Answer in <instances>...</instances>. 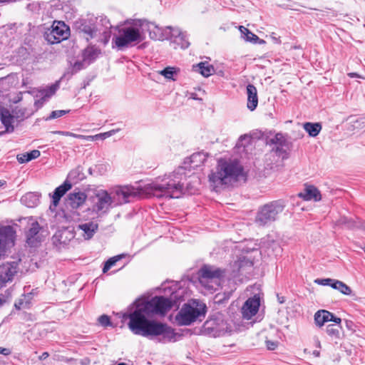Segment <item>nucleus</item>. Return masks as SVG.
Returning a JSON list of instances; mask_svg holds the SVG:
<instances>
[{
  "label": "nucleus",
  "instance_id": "1",
  "mask_svg": "<svg viewBox=\"0 0 365 365\" xmlns=\"http://www.w3.org/2000/svg\"><path fill=\"white\" fill-rule=\"evenodd\" d=\"M152 315L145 309V307L140 304L135 309L128 315V324L130 330L136 335L145 337L160 336L159 341L162 343L176 341L178 335L175 330L166 324L150 319Z\"/></svg>",
  "mask_w": 365,
  "mask_h": 365
},
{
  "label": "nucleus",
  "instance_id": "2",
  "mask_svg": "<svg viewBox=\"0 0 365 365\" xmlns=\"http://www.w3.org/2000/svg\"><path fill=\"white\" fill-rule=\"evenodd\" d=\"M186 179L185 168L179 167L172 174L165 176L160 182L156 181L148 185L153 194L157 197L178 198L182 193Z\"/></svg>",
  "mask_w": 365,
  "mask_h": 365
},
{
  "label": "nucleus",
  "instance_id": "3",
  "mask_svg": "<svg viewBox=\"0 0 365 365\" xmlns=\"http://www.w3.org/2000/svg\"><path fill=\"white\" fill-rule=\"evenodd\" d=\"M242 172V166L237 161L220 159L208 176L209 182L217 190L236 181Z\"/></svg>",
  "mask_w": 365,
  "mask_h": 365
},
{
  "label": "nucleus",
  "instance_id": "4",
  "mask_svg": "<svg viewBox=\"0 0 365 365\" xmlns=\"http://www.w3.org/2000/svg\"><path fill=\"white\" fill-rule=\"evenodd\" d=\"M143 31L137 26L123 28L118 35L113 38V43L118 49H123L143 40Z\"/></svg>",
  "mask_w": 365,
  "mask_h": 365
},
{
  "label": "nucleus",
  "instance_id": "5",
  "mask_svg": "<svg viewBox=\"0 0 365 365\" xmlns=\"http://www.w3.org/2000/svg\"><path fill=\"white\" fill-rule=\"evenodd\" d=\"M206 312L205 304L195 306L185 304L175 317V322L179 326H187L195 322L201 317H204Z\"/></svg>",
  "mask_w": 365,
  "mask_h": 365
},
{
  "label": "nucleus",
  "instance_id": "6",
  "mask_svg": "<svg viewBox=\"0 0 365 365\" xmlns=\"http://www.w3.org/2000/svg\"><path fill=\"white\" fill-rule=\"evenodd\" d=\"M284 204L281 200H276L264 205L258 210L255 217V223L264 226L277 220L278 215L284 209Z\"/></svg>",
  "mask_w": 365,
  "mask_h": 365
},
{
  "label": "nucleus",
  "instance_id": "7",
  "mask_svg": "<svg viewBox=\"0 0 365 365\" xmlns=\"http://www.w3.org/2000/svg\"><path fill=\"white\" fill-rule=\"evenodd\" d=\"M223 274L224 271L221 269L205 264L199 270V282L206 289L216 291Z\"/></svg>",
  "mask_w": 365,
  "mask_h": 365
},
{
  "label": "nucleus",
  "instance_id": "8",
  "mask_svg": "<svg viewBox=\"0 0 365 365\" xmlns=\"http://www.w3.org/2000/svg\"><path fill=\"white\" fill-rule=\"evenodd\" d=\"M70 36V29L63 21H53L51 28L44 33L45 40L50 44H54L67 39Z\"/></svg>",
  "mask_w": 365,
  "mask_h": 365
},
{
  "label": "nucleus",
  "instance_id": "9",
  "mask_svg": "<svg viewBox=\"0 0 365 365\" xmlns=\"http://www.w3.org/2000/svg\"><path fill=\"white\" fill-rule=\"evenodd\" d=\"M143 304L150 314H165L172 307V302L164 297H155Z\"/></svg>",
  "mask_w": 365,
  "mask_h": 365
},
{
  "label": "nucleus",
  "instance_id": "10",
  "mask_svg": "<svg viewBox=\"0 0 365 365\" xmlns=\"http://www.w3.org/2000/svg\"><path fill=\"white\" fill-rule=\"evenodd\" d=\"M19 271V263L16 261L4 262L0 265V288L12 282Z\"/></svg>",
  "mask_w": 365,
  "mask_h": 365
},
{
  "label": "nucleus",
  "instance_id": "11",
  "mask_svg": "<svg viewBox=\"0 0 365 365\" xmlns=\"http://www.w3.org/2000/svg\"><path fill=\"white\" fill-rule=\"evenodd\" d=\"M151 26L156 28L158 31H162L163 33V36L160 37L153 36L151 33H150V38L153 39L163 40V38H167L172 40L173 42H175L178 41V39L182 34H184V33H182L181 30L178 27L167 26L163 30H162L161 29L155 26L153 24H149L145 21H142L140 24V27H148L150 29Z\"/></svg>",
  "mask_w": 365,
  "mask_h": 365
},
{
  "label": "nucleus",
  "instance_id": "12",
  "mask_svg": "<svg viewBox=\"0 0 365 365\" xmlns=\"http://www.w3.org/2000/svg\"><path fill=\"white\" fill-rule=\"evenodd\" d=\"M113 198L106 190H98L94 196L93 209L96 212H106L113 203Z\"/></svg>",
  "mask_w": 365,
  "mask_h": 365
},
{
  "label": "nucleus",
  "instance_id": "13",
  "mask_svg": "<svg viewBox=\"0 0 365 365\" xmlns=\"http://www.w3.org/2000/svg\"><path fill=\"white\" fill-rule=\"evenodd\" d=\"M15 234L11 226L0 227V256L4 254L6 247L14 246Z\"/></svg>",
  "mask_w": 365,
  "mask_h": 365
},
{
  "label": "nucleus",
  "instance_id": "14",
  "mask_svg": "<svg viewBox=\"0 0 365 365\" xmlns=\"http://www.w3.org/2000/svg\"><path fill=\"white\" fill-rule=\"evenodd\" d=\"M75 27L87 41L93 38L97 32L95 24L91 20L80 19L76 21Z\"/></svg>",
  "mask_w": 365,
  "mask_h": 365
},
{
  "label": "nucleus",
  "instance_id": "15",
  "mask_svg": "<svg viewBox=\"0 0 365 365\" xmlns=\"http://www.w3.org/2000/svg\"><path fill=\"white\" fill-rule=\"evenodd\" d=\"M259 305V297L255 295L254 297L249 298L242 307V314L243 318L250 319L257 313Z\"/></svg>",
  "mask_w": 365,
  "mask_h": 365
},
{
  "label": "nucleus",
  "instance_id": "16",
  "mask_svg": "<svg viewBox=\"0 0 365 365\" xmlns=\"http://www.w3.org/2000/svg\"><path fill=\"white\" fill-rule=\"evenodd\" d=\"M41 230V227L38 222L30 218L28 221V228L26 231V242L31 246H36L37 243L40 242V237L38 232Z\"/></svg>",
  "mask_w": 365,
  "mask_h": 365
},
{
  "label": "nucleus",
  "instance_id": "17",
  "mask_svg": "<svg viewBox=\"0 0 365 365\" xmlns=\"http://www.w3.org/2000/svg\"><path fill=\"white\" fill-rule=\"evenodd\" d=\"M114 192L118 197V203L119 204L128 202L130 197H136L140 194L138 190L132 186L118 187L115 190Z\"/></svg>",
  "mask_w": 365,
  "mask_h": 365
},
{
  "label": "nucleus",
  "instance_id": "18",
  "mask_svg": "<svg viewBox=\"0 0 365 365\" xmlns=\"http://www.w3.org/2000/svg\"><path fill=\"white\" fill-rule=\"evenodd\" d=\"M98 228V225L93 221L86 222L79 224L76 227V232L85 239L90 240L93 237Z\"/></svg>",
  "mask_w": 365,
  "mask_h": 365
},
{
  "label": "nucleus",
  "instance_id": "19",
  "mask_svg": "<svg viewBox=\"0 0 365 365\" xmlns=\"http://www.w3.org/2000/svg\"><path fill=\"white\" fill-rule=\"evenodd\" d=\"M0 120L7 132L14 131V123L16 121V118L7 108L4 107L0 108Z\"/></svg>",
  "mask_w": 365,
  "mask_h": 365
},
{
  "label": "nucleus",
  "instance_id": "20",
  "mask_svg": "<svg viewBox=\"0 0 365 365\" xmlns=\"http://www.w3.org/2000/svg\"><path fill=\"white\" fill-rule=\"evenodd\" d=\"M73 237V234L70 230L64 229L56 232L52 237V241L56 246L65 245Z\"/></svg>",
  "mask_w": 365,
  "mask_h": 365
},
{
  "label": "nucleus",
  "instance_id": "21",
  "mask_svg": "<svg viewBox=\"0 0 365 365\" xmlns=\"http://www.w3.org/2000/svg\"><path fill=\"white\" fill-rule=\"evenodd\" d=\"M247 106L249 110L253 111L258 105V96L256 87L252 84L247 86Z\"/></svg>",
  "mask_w": 365,
  "mask_h": 365
},
{
  "label": "nucleus",
  "instance_id": "22",
  "mask_svg": "<svg viewBox=\"0 0 365 365\" xmlns=\"http://www.w3.org/2000/svg\"><path fill=\"white\" fill-rule=\"evenodd\" d=\"M86 200V195L83 192H73L68 195L67 203L72 208L77 209L81 206Z\"/></svg>",
  "mask_w": 365,
  "mask_h": 365
},
{
  "label": "nucleus",
  "instance_id": "23",
  "mask_svg": "<svg viewBox=\"0 0 365 365\" xmlns=\"http://www.w3.org/2000/svg\"><path fill=\"white\" fill-rule=\"evenodd\" d=\"M299 197L303 198L304 200L319 201L321 200V194L319 190L313 186L308 185L305 187L304 192H300Z\"/></svg>",
  "mask_w": 365,
  "mask_h": 365
},
{
  "label": "nucleus",
  "instance_id": "24",
  "mask_svg": "<svg viewBox=\"0 0 365 365\" xmlns=\"http://www.w3.org/2000/svg\"><path fill=\"white\" fill-rule=\"evenodd\" d=\"M71 188V184L68 181L66 180L62 185L56 187L52 195L53 205L56 207L59 201L67 191Z\"/></svg>",
  "mask_w": 365,
  "mask_h": 365
},
{
  "label": "nucleus",
  "instance_id": "25",
  "mask_svg": "<svg viewBox=\"0 0 365 365\" xmlns=\"http://www.w3.org/2000/svg\"><path fill=\"white\" fill-rule=\"evenodd\" d=\"M207 159L206 154L204 153H193L188 159V162L185 161V164H189L190 168H196L202 165Z\"/></svg>",
  "mask_w": 365,
  "mask_h": 365
},
{
  "label": "nucleus",
  "instance_id": "26",
  "mask_svg": "<svg viewBox=\"0 0 365 365\" xmlns=\"http://www.w3.org/2000/svg\"><path fill=\"white\" fill-rule=\"evenodd\" d=\"M40 195L37 192H27L21 198L23 205L28 207H34L39 202Z\"/></svg>",
  "mask_w": 365,
  "mask_h": 365
},
{
  "label": "nucleus",
  "instance_id": "27",
  "mask_svg": "<svg viewBox=\"0 0 365 365\" xmlns=\"http://www.w3.org/2000/svg\"><path fill=\"white\" fill-rule=\"evenodd\" d=\"M33 297L31 292L22 294L21 297L16 301L14 304L15 308L18 310L29 309L31 305Z\"/></svg>",
  "mask_w": 365,
  "mask_h": 365
},
{
  "label": "nucleus",
  "instance_id": "28",
  "mask_svg": "<svg viewBox=\"0 0 365 365\" xmlns=\"http://www.w3.org/2000/svg\"><path fill=\"white\" fill-rule=\"evenodd\" d=\"M330 317H332V313L330 312L325 309L319 310L314 314V322L318 327H322L331 319Z\"/></svg>",
  "mask_w": 365,
  "mask_h": 365
},
{
  "label": "nucleus",
  "instance_id": "29",
  "mask_svg": "<svg viewBox=\"0 0 365 365\" xmlns=\"http://www.w3.org/2000/svg\"><path fill=\"white\" fill-rule=\"evenodd\" d=\"M239 30L240 31L242 35H243V38L249 42L257 43H264V41L263 40H260L259 38L251 32L248 29L245 28L243 26H239Z\"/></svg>",
  "mask_w": 365,
  "mask_h": 365
},
{
  "label": "nucleus",
  "instance_id": "30",
  "mask_svg": "<svg viewBox=\"0 0 365 365\" xmlns=\"http://www.w3.org/2000/svg\"><path fill=\"white\" fill-rule=\"evenodd\" d=\"M194 67L204 77H209L215 72L213 66L207 62H200Z\"/></svg>",
  "mask_w": 365,
  "mask_h": 365
},
{
  "label": "nucleus",
  "instance_id": "31",
  "mask_svg": "<svg viewBox=\"0 0 365 365\" xmlns=\"http://www.w3.org/2000/svg\"><path fill=\"white\" fill-rule=\"evenodd\" d=\"M289 148V143H285L284 145H277L272 148L271 152L274 153L277 156L280 158L282 160L288 158L289 153L288 150Z\"/></svg>",
  "mask_w": 365,
  "mask_h": 365
},
{
  "label": "nucleus",
  "instance_id": "32",
  "mask_svg": "<svg viewBox=\"0 0 365 365\" xmlns=\"http://www.w3.org/2000/svg\"><path fill=\"white\" fill-rule=\"evenodd\" d=\"M303 128L311 137H316L322 130V125L319 123L308 122L303 124Z\"/></svg>",
  "mask_w": 365,
  "mask_h": 365
},
{
  "label": "nucleus",
  "instance_id": "33",
  "mask_svg": "<svg viewBox=\"0 0 365 365\" xmlns=\"http://www.w3.org/2000/svg\"><path fill=\"white\" fill-rule=\"evenodd\" d=\"M41 153L38 150H33L29 153H25L17 155V160L20 163H25L31 161V160L38 158Z\"/></svg>",
  "mask_w": 365,
  "mask_h": 365
},
{
  "label": "nucleus",
  "instance_id": "34",
  "mask_svg": "<svg viewBox=\"0 0 365 365\" xmlns=\"http://www.w3.org/2000/svg\"><path fill=\"white\" fill-rule=\"evenodd\" d=\"M58 88L57 83L53 84L46 88L40 90L36 97H41L42 100H48L51 96H53Z\"/></svg>",
  "mask_w": 365,
  "mask_h": 365
},
{
  "label": "nucleus",
  "instance_id": "35",
  "mask_svg": "<svg viewBox=\"0 0 365 365\" xmlns=\"http://www.w3.org/2000/svg\"><path fill=\"white\" fill-rule=\"evenodd\" d=\"M331 287L334 289L339 290L341 293L345 295H350L351 294V288L341 281L334 279Z\"/></svg>",
  "mask_w": 365,
  "mask_h": 365
},
{
  "label": "nucleus",
  "instance_id": "36",
  "mask_svg": "<svg viewBox=\"0 0 365 365\" xmlns=\"http://www.w3.org/2000/svg\"><path fill=\"white\" fill-rule=\"evenodd\" d=\"M289 143L285 135L282 133H277L274 137L269 139L267 141V144L271 146H277V145H284L285 143Z\"/></svg>",
  "mask_w": 365,
  "mask_h": 365
},
{
  "label": "nucleus",
  "instance_id": "37",
  "mask_svg": "<svg viewBox=\"0 0 365 365\" xmlns=\"http://www.w3.org/2000/svg\"><path fill=\"white\" fill-rule=\"evenodd\" d=\"M215 322L212 321H207L205 324V329L208 330L210 333L215 336H221L225 332L227 331V329H218L217 327H215Z\"/></svg>",
  "mask_w": 365,
  "mask_h": 365
},
{
  "label": "nucleus",
  "instance_id": "38",
  "mask_svg": "<svg viewBox=\"0 0 365 365\" xmlns=\"http://www.w3.org/2000/svg\"><path fill=\"white\" fill-rule=\"evenodd\" d=\"M100 51L94 47L86 48L83 53V59L88 61L94 60L99 54Z\"/></svg>",
  "mask_w": 365,
  "mask_h": 365
},
{
  "label": "nucleus",
  "instance_id": "39",
  "mask_svg": "<svg viewBox=\"0 0 365 365\" xmlns=\"http://www.w3.org/2000/svg\"><path fill=\"white\" fill-rule=\"evenodd\" d=\"M327 333L332 339H338L340 338V327L334 324H329L327 327Z\"/></svg>",
  "mask_w": 365,
  "mask_h": 365
},
{
  "label": "nucleus",
  "instance_id": "40",
  "mask_svg": "<svg viewBox=\"0 0 365 365\" xmlns=\"http://www.w3.org/2000/svg\"><path fill=\"white\" fill-rule=\"evenodd\" d=\"M177 73L178 70L173 67H166L163 70L159 71V73L163 76L165 78L173 81L175 80L173 76L175 74H177Z\"/></svg>",
  "mask_w": 365,
  "mask_h": 365
},
{
  "label": "nucleus",
  "instance_id": "41",
  "mask_svg": "<svg viewBox=\"0 0 365 365\" xmlns=\"http://www.w3.org/2000/svg\"><path fill=\"white\" fill-rule=\"evenodd\" d=\"M253 263L251 260L246 259L245 257H240L238 261L235 262L234 267H237V271H240L244 267H252Z\"/></svg>",
  "mask_w": 365,
  "mask_h": 365
},
{
  "label": "nucleus",
  "instance_id": "42",
  "mask_svg": "<svg viewBox=\"0 0 365 365\" xmlns=\"http://www.w3.org/2000/svg\"><path fill=\"white\" fill-rule=\"evenodd\" d=\"M122 255H117L108 259L104 264L103 268V272H107L118 260L122 258Z\"/></svg>",
  "mask_w": 365,
  "mask_h": 365
},
{
  "label": "nucleus",
  "instance_id": "43",
  "mask_svg": "<svg viewBox=\"0 0 365 365\" xmlns=\"http://www.w3.org/2000/svg\"><path fill=\"white\" fill-rule=\"evenodd\" d=\"M178 45L180 46L181 48L185 49L189 47L190 42L187 39L186 35L184 34H182L178 39V41H175Z\"/></svg>",
  "mask_w": 365,
  "mask_h": 365
},
{
  "label": "nucleus",
  "instance_id": "44",
  "mask_svg": "<svg viewBox=\"0 0 365 365\" xmlns=\"http://www.w3.org/2000/svg\"><path fill=\"white\" fill-rule=\"evenodd\" d=\"M69 113V110H53L51 113L50 115L46 118V120H52L55 118H60L66 113Z\"/></svg>",
  "mask_w": 365,
  "mask_h": 365
},
{
  "label": "nucleus",
  "instance_id": "45",
  "mask_svg": "<svg viewBox=\"0 0 365 365\" xmlns=\"http://www.w3.org/2000/svg\"><path fill=\"white\" fill-rule=\"evenodd\" d=\"M333 279L327 278V279H317L314 280V282L317 284L324 285V286H330L334 282Z\"/></svg>",
  "mask_w": 365,
  "mask_h": 365
},
{
  "label": "nucleus",
  "instance_id": "46",
  "mask_svg": "<svg viewBox=\"0 0 365 365\" xmlns=\"http://www.w3.org/2000/svg\"><path fill=\"white\" fill-rule=\"evenodd\" d=\"M98 322L103 327H108L111 325L110 317L106 314L101 315L98 318Z\"/></svg>",
  "mask_w": 365,
  "mask_h": 365
},
{
  "label": "nucleus",
  "instance_id": "47",
  "mask_svg": "<svg viewBox=\"0 0 365 365\" xmlns=\"http://www.w3.org/2000/svg\"><path fill=\"white\" fill-rule=\"evenodd\" d=\"M265 343H266L267 348L269 350L276 349L277 348L278 344H279L278 341H272V340H268V339H267L265 341Z\"/></svg>",
  "mask_w": 365,
  "mask_h": 365
},
{
  "label": "nucleus",
  "instance_id": "48",
  "mask_svg": "<svg viewBox=\"0 0 365 365\" xmlns=\"http://www.w3.org/2000/svg\"><path fill=\"white\" fill-rule=\"evenodd\" d=\"M76 138L83 139V140H90V141L98 140L97 135H83L78 134V135L76 136Z\"/></svg>",
  "mask_w": 365,
  "mask_h": 365
},
{
  "label": "nucleus",
  "instance_id": "49",
  "mask_svg": "<svg viewBox=\"0 0 365 365\" xmlns=\"http://www.w3.org/2000/svg\"><path fill=\"white\" fill-rule=\"evenodd\" d=\"M53 133L54 134H58V135H65V136H71V137H73V138H76V136L78 135V134H76V133H71V132H68V131H53Z\"/></svg>",
  "mask_w": 365,
  "mask_h": 365
},
{
  "label": "nucleus",
  "instance_id": "50",
  "mask_svg": "<svg viewBox=\"0 0 365 365\" xmlns=\"http://www.w3.org/2000/svg\"><path fill=\"white\" fill-rule=\"evenodd\" d=\"M251 140H252V138L250 135H244L240 136V138L239 139L238 144H241V145H243L244 147H245L246 145L243 143V141H247V143H249L250 141H251Z\"/></svg>",
  "mask_w": 365,
  "mask_h": 365
},
{
  "label": "nucleus",
  "instance_id": "51",
  "mask_svg": "<svg viewBox=\"0 0 365 365\" xmlns=\"http://www.w3.org/2000/svg\"><path fill=\"white\" fill-rule=\"evenodd\" d=\"M96 135L98 137V140H99V139L104 140L107 138H109V133H108V132L99 133V134H96Z\"/></svg>",
  "mask_w": 365,
  "mask_h": 365
},
{
  "label": "nucleus",
  "instance_id": "52",
  "mask_svg": "<svg viewBox=\"0 0 365 365\" xmlns=\"http://www.w3.org/2000/svg\"><path fill=\"white\" fill-rule=\"evenodd\" d=\"M38 98H39V99H38L35 101V105L37 107H41L43 105L44 102L46 101L47 100H42L41 97H38Z\"/></svg>",
  "mask_w": 365,
  "mask_h": 365
},
{
  "label": "nucleus",
  "instance_id": "53",
  "mask_svg": "<svg viewBox=\"0 0 365 365\" xmlns=\"http://www.w3.org/2000/svg\"><path fill=\"white\" fill-rule=\"evenodd\" d=\"M10 353H11V351L9 349H6V348H3V347L0 346V354L6 356V355L10 354Z\"/></svg>",
  "mask_w": 365,
  "mask_h": 365
},
{
  "label": "nucleus",
  "instance_id": "54",
  "mask_svg": "<svg viewBox=\"0 0 365 365\" xmlns=\"http://www.w3.org/2000/svg\"><path fill=\"white\" fill-rule=\"evenodd\" d=\"M330 317L331 318V319H330L329 322H334L336 324H340L341 322V319L340 318L335 317L333 314L332 317Z\"/></svg>",
  "mask_w": 365,
  "mask_h": 365
},
{
  "label": "nucleus",
  "instance_id": "55",
  "mask_svg": "<svg viewBox=\"0 0 365 365\" xmlns=\"http://www.w3.org/2000/svg\"><path fill=\"white\" fill-rule=\"evenodd\" d=\"M120 130L119 128L118 129H113V130H109L108 131V133H109V137L112 136L113 135L115 134L116 133H118V131Z\"/></svg>",
  "mask_w": 365,
  "mask_h": 365
},
{
  "label": "nucleus",
  "instance_id": "56",
  "mask_svg": "<svg viewBox=\"0 0 365 365\" xmlns=\"http://www.w3.org/2000/svg\"><path fill=\"white\" fill-rule=\"evenodd\" d=\"M348 76L351 78H354V77H358V78H361V76H359L358 73H348Z\"/></svg>",
  "mask_w": 365,
  "mask_h": 365
},
{
  "label": "nucleus",
  "instance_id": "57",
  "mask_svg": "<svg viewBox=\"0 0 365 365\" xmlns=\"http://www.w3.org/2000/svg\"><path fill=\"white\" fill-rule=\"evenodd\" d=\"M6 302V299H4L3 297H0V307H2Z\"/></svg>",
  "mask_w": 365,
  "mask_h": 365
},
{
  "label": "nucleus",
  "instance_id": "58",
  "mask_svg": "<svg viewBox=\"0 0 365 365\" xmlns=\"http://www.w3.org/2000/svg\"><path fill=\"white\" fill-rule=\"evenodd\" d=\"M312 354L316 356V357H319V355H320V352L319 351H317V350H314L313 352H312Z\"/></svg>",
  "mask_w": 365,
  "mask_h": 365
},
{
  "label": "nucleus",
  "instance_id": "59",
  "mask_svg": "<svg viewBox=\"0 0 365 365\" xmlns=\"http://www.w3.org/2000/svg\"><path fill=\"white\" fill-rule=\"evenodd\" d=\"M48 356V354L47 352H43L41 356V359H45Z\"/></svg>",
  "mask_w": 365,
  "mask_h": 365
},
{
  "label": "nucleus",
  "instance_id": "60",
  "mask_svg": "<svg viewBox=\"0 0 365 365\" xmlns=\"http://www.w3.org/2000/svg\"><path fill=\"white\" fill-rule=\"evenodd\" d=\"M16 0H0V2L1 3H6V2H13V1H15Z\"/></svg>",
  "mask_w": 365,
  "mask_h": 365
},
{
  "label": "nucleus",
  "instance_id": "61",
  "mask_svg": "<svg viewBox=\"0 0 365 365\" xmlns=\"http://www.w3.org/2000/svg\"><path fill=\"white\" fill-rule=\"evenodd\" d=\"M278 300H279V302L280 304H282L284 302V298L283 297L280 298V297H278Z\"/></svg>",
  "mask_w": 365,
  "mask_h": 365
},
{
  "label": "nucleus",
  "instance_id": "62",
  "mask_svg": "<svg viewBox=\"0 0 365 365\" xmlns=\"http://www.w3.org/2000/svg\"><path fill=\"white\" fill-rule=\"evenodd\" d=\"M317 346L318 347H320V346H321V344H320V341H317Z\"/></svg>",
  "mask_w": 365,
  "mask_h": 365
},
{
  "label": "nucleus",
  "instance_id": "63",
  "mask_svg": "<svg viewBox=\"0 0 365 365\" xmlns=\"http://www.w3.org/2000/svg\"><path fill=\"white\" fill-rule=\"evenodd\" d=\"M117 365H127V364H126L125 363L122 362V363H119V364H117Z\"/></svg>",
  "mask_w": 365,
  "mask_h": 365
},
{
  "label": "nucleus",
  "instance_id": "64",
  "mask_svg": "<svg viewBox=\"0 0 365 365\" xmlns=\"http://www.w3.org/2000/svg\"><path fill=\"white\" fill-rule=\"evenodd\" d=\"M363 229L365 231V223L363 225Z\"/></svg>",
  "mask_w": 365,
  "mask_h": 365
}]
</instances>
